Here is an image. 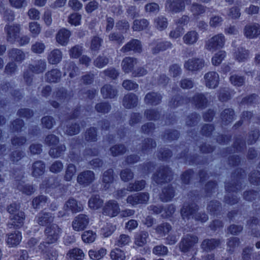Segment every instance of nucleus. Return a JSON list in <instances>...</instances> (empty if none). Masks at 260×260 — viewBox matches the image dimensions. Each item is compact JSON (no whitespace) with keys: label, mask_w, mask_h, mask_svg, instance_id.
Listing matches in <instances>:
<instances>
[{"label":"nucleus","mask_w":260,"mask_h":260,"mask_svg":"<svg viewBox=\"0 0 260 260\" xmlns=\"http://www.w3.org/2000/svg\"><path fill=\"white\" fill-rule=\"evenodd\" d=\"M198 207L195 204H184L181 210V214L184 219L188 220L190 218L196 221L204 222L208 219V217L204 213H198Z\"/></svg>","instance_id":"f257e3e1"},{"label":"nucleus","mask_w":260,"mask_h":260,"mask_svg":"<svg viewBox=\"0 0 260 260\" xmlns=\"http://www.w3.org/2000/svg\"><path fill=\"white\" fill-rule=\"evenodd\" d=\"M84 207L82 203L76 199L71 198L64 203L63 210L58 212L59 217H64L69 215V212L76 213L83 210Z\"/></svg>","instance_id":"f03ea898"},{"label":"nucleus","mask_w":260,"mask_h":260,"mask_svg":"<svg viewBox=\"0 0 260 260\" xmlns=\"http://www.w3.org/2000/svg\"><path fill=\"white\" fill-rule=\"evenodd\" d=\"M21 29V25L19 24H7L4 27L7 41L11 44H14L19 38Z\"/></svg>","instance_id":"7ed1b4c3"},{"label":"nucleus","mask_w":260,"mask_h":260,"mask_svg":"<svg viewBox=\"0 0 260 260\" xmlns=\"http://www.w3.org/2000/svg\"><path fill=\"white\" fill-rule=\"evenodd\" d=\"M225 43V37L222 34L214 36L205 43V48L212 52L223 47Z\"/></svg>","instance_id":"20e7f679"},{"label":"nucleus","mask_w":260,"mask_h":260,"mask_svg":"<svg viewBox=\"0 0 260 260\" xmlns=\"http://www.w3.org/2000/svg\"><path fill=\"white\" fill-rule=\"evenodd\" d=\"M185 4H190L191 0H167L165 7L168 11L177 13L185 10Z\"/></svg>","instance_id":"39448f33"},{"label":"nucleus","mask_w":260,"mask_h":260,"mask_svg":"<svg viewBox=\"0 0 260 260\" xmlns=\"http://www.w3.org/2000/svg\"><path fill=\"white\" fill-rule=\"evenodd\" d=\"M199 239L196 235L187 234L183 236L179 244V248L182 252H187L198 243Z\"/></svg>","instance_id":"423d86ee"},{"label":"nucleus","mask_w":260,"mask_h":260,"mask_svg":"<svg viewBox=\"0 0 260 260\" xmlns=\"http://www.w3.org/2000/svg\"><path fill=\"white\" fill-rule=\"evenodd\" d=\"M89 223V217L84 214L76 216L72 222V227L76 232H81L87 228Z\"/></svg>","instance_id":"0eeeda50"},{"label":"nucleus","mask_w":260,"mask_h":260,"mask_svg":"<svg viewBox=\"0 0 260 260\" xmlns=\"http://www.w3.org/2000/svg\"><path fill=\"white\" fill-rule=\"evenodd\" d=\"M61 233V229L58 225L52 224L47 226L45 230L46 236L45 241L48 244H52L56 242Z\"/></svg>","instance_id":"6e6552de"},{"label":"nucleus","mask_w":260,"mask_h":260,"mask_svg":"<svg viewBox=\"0 0 260 260\" xmlns=\"http://www.w3.org/2000/svg\"><path fill=\"white\" fill-rule=\"evenodd\" d=\"M149 199V195L147 192L136 193L127 197L126 202L133 206L139 204H147Z\"/></svg>","instance_id":"1a4fd4ad"},{"label":"nucleus","mask_w":260,"mask_h":260,"mask_svg":"<svg viewBox=\"0 0 260 260\" xmlns=\"http://www.w3.org/2000/svg\"><path fill=\"white\" fill-rule=\"evenodd\" d=\"M240 178H239V180H237V183L235 185L234 183H227L225 185V189L228 192V194L225 197V202L227 204H229L231 205H233L237 203L238 202V199L236 196H233L231 194L232 192H236L238 190H240L241 188V185H239V181Z\"/></svg>","instance_id":"9d476101"},{"label":"nucleus","mask_w":260,"mask_h":260,"mask_svg":"<svg viewBox=\"0 0 260 260\" xmlns=\"http://www.w3.org/2000/svg\"><path fill=\"white\" fill-rule=\"evenodd\" d=\"M153 180L157 184L170 181L172 179V172L166 167H161L154 175Z\"/></svg>","instance_id":"9b49d317"},{"label":"nucleus","mask_w":260,"mask_h":260,"mask_svg":"<svg viewBox=\"0 0 260 260\" xmlns=\"http://www.w3.org/2000/svg\"><path fill=\"white\" fill-rule=\"evenodd\" d=\"M206 63L204 59L199 58H192L186 61L184 64V68L191 72H196L202 69Z\"/></svg>","instance_id":"f8f14e48"},{"label":"nucleus","mask_w":260,"mask_h":260,"mask_svg":"<svg viewBox=\"0 0 260 260\" xmlns=\"http://www.w3.org/2000/svg\"><path fill=\"white\" fill-rule=\"evenodd\" d=\"M204 80L205 85L207 88L215 89L218 86L219 76L217 72L210 71L204 75Z\"/></svg>","instance_id":"ddd939ff"},{"label":"nucleus","mask_w":260,"mask_h":260,"mask_svg":"<svg viewBox=\"0 0 260 260\" xmlns=\"http://www.w3.org/2000/svg\"><path fill=\"white\" fill-rule=\"evenodd\" d=\"M95 179L94 172L90 170L84 171L80 173L77 176V181L81 185L87 186Z\"/></svg>","instance_id":"4468645a"},{"label":"nucleus","mask_w":260,"mask_h":260,"mask_svg":"<svg viewBox=\"0 0 260 260\" xmlns=\"http://www.w3.org/2000/svg\"><path fill=\"white\" fill-rule=\"evenodd\" d=\"M104 214L110 217H115L120 212V208L117 202L114 200L107 202L103 209Z\"/></svg>","instance_id":"2eb2a0df"},{"label":"nucleus","mask_w":260,"mask_h":260,"mask_svg":"<svg viewBox=\"0 0 260 260\" xmlns=\"http://www.w3.org/2000/svg\"><path fill=\"white\" fill-rule=\"evenodd\" d=\"M244 35L248 39L256 38L260 35V24L257 23L246 24L244 28Z\"/></svg>","instance_id":"dca6fc26"},{"label":"nucleus","mask_w":260,"mask_h":260,"mask_svg":"<svg viewBox=\"0 0 260 260\" xmlns=\"http://www.w3.org/2000/svg\"><path fill=\"white\" fill-rule=\"evenodd\" d=\"M9 219L10 222L7 224V226L9 229H19L24 224L25 219L24 213L23 212H18L16 215H10Z\"/></svg>","instance_id":"f3484780"},{"label":"nucleus","mask_w":260,"mask_h":260,"mask_svg":"<svg viewBox=\"0 0 260 260\" xmlns=\"http://www.w3.org/2000/svg\"><path fill=\"white\" fill-rule=\"evenodd\" d=\"M142 44L141 42L137 39H132L125 44L120 49L123 53L133 51L135 52L141 53L142 52Z\"/></svg>","instance_id":"a211bd4d"},{"label":"nucleus","mask_w":260,"mask_h":260,"mask_svg":"<svg viewBox=\"0 0 260 260\" xmlns=\"http://www.w3.org/2000/svg\"><path fill=\"white\" fill-rule=\"evenodd\" d=\"M71 35V32L69 30L62 28L56 35V42L60 45L65 46L68 44Z\"/></svg>","instance_id":"6ab92c4d"},{"label":"nucleus","mask_w":260,"mask_h":260,"mask_svg":"<svg viewBox=\"0 0 260 260\" xmlns=\"http://www.w3.org/2000/svg\"><path fill=\"white\" fill-rule=\"evenodd\" d=\"M62 52L59 49H54L47 54L48 62L52 65L57 64L62 59Z\"/></svg>","instance_id":"aec40b11"},{"label":"nucleus","mask_w":260,"mask_h":260,"mask_svg":"<svg viewBox=\"0 0 260 260\" xmlns=\"http://www.w3.org/2000/svg\"><path fill=\"white\" fill-rule=\"evenodd\" d=\"M220 243L219 239H206L202 241L201 247L204 251L209 252L218 247Z\"/></svg>","instance_id":"412c9836"},{"label":"nucleus","mask_w":260,"mask_h":260,"mask_svg":"<svg viewBox=\"0 0 260 260\" xmlns=\"http://www.w3.org/2000/svg\"><path fill=\"white\" fill-rule=\"evenodd\" d=\"M199 39V34L194 30L188 31L182 38L183 43L189 46L194 45L197 43Z\"/></svg>","instance_id":"4be33fe9"},{"label":"nucleus","mask_w":260,"mask_h":260,"mask_svg":"<svg viewBox=\"0 0 260 260\" xmlns=\"http://www.w3.org/2000/svg\"><path fill=\"white\" fill-rule=\"evenodd\" d=\"M54 216L49 212H41L39 213L36 217L37 223L42 226H45L51 223L54 220Z\"/></svg>","instance_id":"5701e85b"},{"label":"nucleus","mask_w":260,"mask_h":260,"mask_svg":"<svg viewBox=\"0 0 260 260\" xmlns=\"http://www.w3.org/2000/svg\"><path fill=\"white\" fill-rule=\"evenodd\" d=\"M47 63L44 59L36 60L33 63L29 65L28 68L30 71L35 74L43 73L46 69Z\"/></svg>","instance_id":"b1692460"},{"label":"nucleus","mask_w":260,"mask_h":260,"mask_svg":"<svg viewBox=\"0 0 260 260\" xmlns=\"http://www.w3.org/2000/svg\"><path fill=\"white\" fill-rule=\"evenodd\" d=\"M6 243L9 247H15L19 245L22 239L21 234L19 231H15L13 233L8 234Z\"/></svg>","instance_id":"393cba45"},{"label":"nucleus","mask_w":260,"mask_h":260,"mask_svg":"<svg viewBox=\"0 0 260 260\" xmlns=\"http://www.w3.org/2000/svg\"><path fill=\"white\" fill-rule=\"evenodd\" d=\"M8 55L10 58L16 62H21L25 58L24 52L18 48H13L9 50Z\"/></svg>","instance_id":"a878e982"},{"label":"nucleus","mask_w":260,"mask_h":260,"mask_svg":"<svg viewBox=\"0 0 260 260\" xmlns=\"http://www.w3.org/2000/svg\"><path fill=\"white\" fill-rule=\"evenodd\" d=\"M137 63L136 58L131 57H125L121 62V67L123 72L125 73L131 72L134 66Z\"/></svg>","instance_id":"bb28decb"},{"label":"nucleus","mask_w":260,"mask_h":260,"mask_svg":"<svg viewBox=\"0 0 260 260\" xmlns=\"http://www.w3.org/2000/svg\"><path fill=\"white\" fill-rule=\"evenodd\" d=\"M192 103L198 109H204L207 106L208 101L205 94L196 93L192 98Z\"/></svg>","instance_id":"cd10ccee"},{"label":"nucleus","mask_w":260,"mask_h":260,"mask_svg":"<svg viewBox=\"0 0 260 260\" xmlns=\"http://www.w3.org/2000/svg\"><path fill=\"white\" fill-rule=\"evenodd\" d=\"M138 103V98L134 93H131L125 95L123 99V106L127 109H131L136 107Z\"/></svg>","instance_id":"c85d7f7f"},{"label":"nucleus","mask_w":260,"mask_h":260,"mask_svg":"<svg viewBox=\"0 0 260 260\" xmlns=\"http://www.w3.org/2000/svg\"><path fill=\"white\" fill-rule=\"evenodd\" d=\"M101 92L104 98H114L117 94V91L112 85L106 84L101 89Z\"/></svg>","instance_id":"c756f323"},{"label":"nucleus","mask_w":260,"mask_h":260,"mask_svg":"<svg viewBox=\"0 0 260 260\" xmlns=\"http://www.w3.org/2000/svg\"><path fill=\"white\" fill-rule=\"evenodd\" d=\"M174 190L170 186L165 187L159 194V198L162 202H168L174 197Z\"/></svg>","instance_id":"7c9ffc66"},{"label":"nucleus","mask_w":260,"mask_h":260,"mask_svg":"<svg viewBox=\"0 0 260 260\" xmlns=\"http://www.w3.org/2000/svg\"><path fill=\"white\" fill-rule=\"evenodd\" d=\"M84 256L82 250L78 248L69 250L67 254V258L73 260H83Z\"/></svg>","instance_id":"2f4dec72"},{"label":"nucleus","mask_w":260,"mask_h":260,"mask_svg":"<svg viewBox=\"0 0 260 260\" xmlns=\"http://www.w3.org/2000/svg\"><path fill=\"white\" fill-rule=\"evenodd\" d=\"M161 100V96L156 92L148 93L145 98L144 101L146 104L156 105L158 104Z\"/></svg>","instance_id":"473e14b6"},{"label":"nucleus","mask_w":260,"mask_h":260,"mask_svg":"<svg viewBox=\"0 0 260 260\" xmlns=\"http://www.w3.org/2000/svg\"><path fill=\"white\" fill-rule=\"evenodd\" d=\"M172 230L171 225L168 222L159 224L155 228V232L160 237L166 236Z\"/></svg>","instance_id":"72a5a7b5"},{"label":"nucleus","mask_w":260,"mask_h":260,"mask_svg":"<svg viewBox=\"0 0 260 260\" xmlns=\"http://www.w3.org/2000/svg\"><path fill=\"white\" fill-rule=\"evenodd\" d=\"M234 111L232 109H226L221 113V118L223 124L226 125L231 123L234 118Z\"/></svg>","instance_id":"f704fd0d"},{"label":"nucleus","mask_w":260,"mask_h":260,"mask_svg":"<svg viewBox=\"0 0 260 260\" xmlns=\"http://www.w3.org/2000/svg\"><path fill=\"white\" fill-rule=\"evenodd\" d=\"M249 51L243 47L238 48L235 52V57L239 62L245 61L249 58Z\"/></svg>","instance_id":"c9c22d12"},{"label":"nucleus","mask_w":260,"mask_h":260,"mask_svg":"<svg viewBox=\"0 0 260 260\" xmlns=\"http://www.w3.org/2000/svg\"><path fill=\"white\" fill-rule=\"evenodd\" d=\"M155 27L159 31L166 29L168 25V19L163 16H159L156 17L154 20Z\"/></svg>","instance_id":"e433bc0d"},{"label":"nucleus","mask_w":260,"mask_h":260,"mask_svg":"<svg viewBox=\"0 0 260 260\" xmlns=\"http://www.w3.org/2000/svg\"><path fill=\"white\" fill-rule=\"evenodd\" d=\"M32 168V175L36 177L42 175L45 171V165L41 161H37L34 162Z\"/></svg>","instance_id":"4c0bfd02"},{"label":"nucleus","mask_w":260,"mask_h":260,"mask_svg":"<svg viewBox=\"0 0 260 260\" xmlns=\"http://www.w3.org/2000/svg\"><path fill=\"white\" fill-rule=\"evenodd\" d=\"M107 253L105 248H101L99 250L91 249L88 252L90 259L92 260H100L102 259Z\"/></svg>","instance_id":"58836bf2"},{"label":"nucleus","mask_w":260,"mask_h":260,"mask_svg":"<svg viewBox=\"0 0 260 260\" xmlns=\"http://www.w3.org/2000/svg\"><path fill=\"white\" fill-rule=\"evenodd\" d=\"M149 25V22L145 19H136L133 22L132 28L134 31H141L146 29Z\"/></svg>","instance_id":"ea45409f"},{"label":"nucleus","mask_w":260,"mask_h":260,"mask_svg":"<svg viewBox=\"0 0 260 260\" xmlns=\"http://www.w3.org/2000/svg\"><path fill=\"white\" fill-rule=\"evenodd\" d=\"M61 72L57 69H53L46 74V79L50 82H56L60 80Z\"/></svg>","instance_id":"a19ab883"},{"label":"nucleus","mask_w":260,"mask_h":260,"mask_svg":"<svg viewBox=\"0 0 260 260\" xmlns=\"http://www.w3.org/2000/svg\"><path fill=\"white\" fill-rule=\"evenodd\" d=\"M48 198L44 195H39L35 197L32 201V206L35 209H39L43 207L47 202Z\"/></svg>","instance_id":"79ce46f5"},{"label":"nucleus","mask_w":260,"mask_h":260,"mask_svg":"<svg viewBox=\"0 0 260 260\" xmlns=\"http://www.w3.org/2000/svg\"><path fill=\"white\" fill-rule=\"evenodd\" d=\"M109 62V58L104 54L99 55L94 59V66L99 69H102L107 66Z\"/></svg>","instance_id":"37998d69"},{"label":"nucleus","mask_w":260,"mask_h":260,"mask_svg":"<svg viewBox=\"0 0 260 260\" xmlns=\"http://www.w3.org/2000/svg\"><path fill=\"white\" fill-rule=\"evenodd\" d=\"M148 233L147 232H141L135 236V243L139 246H143L147 242Z\"/></svg>","instance_id":"c03bdc74"},{"label":"nucleus","mask_w":260,"mask_h":260,"mask_svg":"<svg viewBox=\"0 0 260 260\" xmlns=\"http://www.w3.org/2000/svg\"><path fill=\"white\" fill-rule=\"evenodd\" d=\"M103 204V201L98 195L92 196L88 201V205L90 208L98 209L100 208Z\"/></svg>","instance_id":"a18cd8bd"},{"label":"nucleus","mask_w":260,"mask_h":260,"mask_svg":"<svg viewBox=\"0 0 260 260\" xmlns=\"http://www.w3.org/2000/svg\"><path fill=\"white\" fill-rule=\"evenodd\" d=\"M96 238V233L91 230L84 231L81 235V238L83 241L86 243H91L93 242Z\"/></svg>","instance_id":"49530a36"},{"label":"nucleus","mask_w":260,"mask_h":260,"mask_svg":"<svg viewBox=\"0 0 260 260\" xmlns=\"http://www.w3.org/2000/svg\"><path fill=\"white\" fill-rule=\"evenodd\" d=\"M114 181V171L112 169H109L105 171L102 176V182L105 184V187L109 185Z\"/></svg>","instance_id":"de8ad7c7"},{"label":"nucleus","mask_w":260,"mask_h":260,"mask_svg":"<svg viewBox=\"0 0 260 260\" xmlns=\"http://www.w3.org/2000/svg\"><path fill=\"white\" fill-rule=\"evenodd\" d=\"M17 188L22 193L27 195H30L35 192L36 188L32 185L19 183L17 185Z\"/></svg>","instance_id":"09e8293b"},{"label":"nucleus","mask_w":260,"mask_h":260,"mask_svg":"<svg viewBox=\"0 0 260 260\" xmlns=\"http://www.w3.org/2000/svg\"><path fill=\"white\" fill-rule=\"evenodd\" d=\"M145 180H137L133 183H129L127 186V190L129 191L141 190L145 187Z\"/></svg>","instance_id":"8fccbe9b"},{"label":"nucleus","mask_w":260,"mask_h":260,"mask_svg":"<svg viewBox=\"0 0 260 260\" xmlns=\"http://www.w3.org/2000/svg\"><path fill=\"white\" fill-rule=\"evenodd\" d=\"M76 167L74 165L72 164H69L66 170L64 179L67 181L72 180L76 173Z\"/></svg>","instance_id":"3c124183"},{"label":"nucleus","mask_w":260,"mask_h":260,"mask_svg":"<svg viewBox=\"0 0 260 260\" xmlns=\"http://www.w3.org/2000/svg\"><path fill=\"white\" fill-rule=\"evenodd\" d=\"M109 41L120 45L124 42V37L119 32H113L108 36Z\"/></svg>","instance_id":"603ef678"},{"label":"nucleus","mask_w":260,"mask_h":260,"mask_svg":"<svg viewBox=\"0 0 260 260\" xmlns=\"http://www.w3.org/2000/svg\"><path fill=\"white\" fill-rule=\"evenodd\" d=\"M240 243V239L237 237H232L227 241V251L232 253Z\"/></svg>","instance_id":"864d4df0"},{"label":"nucleus","mask_w":260,"mask_h":260,"mask_svg":"<svg viewBox=\"0 0 260 260\" xmlns=\"http://www.w3.org/2000/svg\"><path fill=\"white\" fill-rule=\"evenodd\" d=\"M66 147L64 145H60L56 147L52 148L49 150V155L56 158L60 156L66 151Z\"/></svg>","instance_id":"5fc2aeb1"},{"label":"nucleus","mask_w":260,"mask_h":260,"mask_svg":"<svg viewBox=\"0 0 260 260\" xmlns=\"http://www.w3.org/2000/svg\"><path fill=\"white\" fill-rule=\"evenodd\" d=\"M172 44L170 42L165 41L158 43L156 46L152 49V53L157 54L161 51H165L167 49L171 48Z\"/></svg>","instance_id":"6e6d98bb"},{"label":"nucleus","mask_w":260,"mask_h":260,"mask_svg":"<svg viewBox=\"0 0 260 260\" xmlns=\"http://www.w3.org/2000/svg\"><path fill=\"white\" fill-rule=\"evenodd\" d=\"M28 27L32 37L36 38L40 34L41 27L38 22H31L29 23Z\"/></svg>","instance_id":"4d7b16f0"},{"label":"nucleus","mask_w":260,"mask_h":260,"mask_svg":"<svg viewBox=\"0 0 260 260\" xmlns=\"http://www.w3.org/2000/svg\"><path fill=\"white\" fill-rule=\"evenodd\" d=\"M103 40L98 36L92 38L90 42V49L92 51L96 52L100 50L102 46Z\"/></svg>","instance_id":"13d9d810"},{"label":"nucleus","mask_w":260,"mask_h":260,"mask_svg":"<svg viewBox=\"0 0 260 260\" xmlns=\"http://www.w3.org/2000/svg\"><path fill=\"white\" fill-rule=\"evenodd\" d=\"M258 224L259 220L257 218L255 217L251 218L247 221V225L249 226V229H251V234L254 237H259L260 236V234L258 231H254L255 229V226Z\"/></svg>","instance_id":"bf43d9fd"},{"label":"nucleus","mask_w":260,"mask_h":260,"mask_svg":"<svg viewBox=\"0 0 260 260\" xmlns=\"http://www.w3.org/2000/svg\"><path fill=\"white\" fill-rule=\"evenodd\" d=\"M85 139L87 141L95 142L97 140V132L94 127L87 129L84 135Z\"/></svg>","instance_id":"052dcab7"},{"label":"nucleus","mask_w":260,"mask_h":260,"mask_svg":"<svg viewBox=\"0 0 260 260\" xmlns=\"http://www.w3.org/2000/svg\"><path fill=\"white\" fill-rule=\"evenodd\" d=\"M190 10L192 13L193 15L196 16L204 13L206 11V7L202 5L194 3L191 5Z\"/></svg>","instance_id":"680f3d73"},{"label":"nucleus","mask_w":260,"mask_h":260,"mask_svg":"<svg viewBox=\"0 0 260 260\" xmlns=\"http://www.w3.org/2000/svg\"><path fill=\"white\" fill-rule=\"evenodd\" d=\"M110 256L112 260H125V255L123 251L119 248H115L110 252Z\"/></svg>","instance_id":"e2e57ef3"},{"label":"nucleus","mask_w":260,"mask_h":260,"mask_svg":"<svg viewBox=\"0 0 260 260\" xmlns=\"http://www.w3.org/2000/svg\"><path fill=\"white\" fill-rule=\"evenodd\" d=\"M115 229V225L110 223H106L101 229L102 234L105 237H108L113 233Z\"/></svg>","instance_id":"0e129e2a"},{"label":"nucleus","mask_w":260,"mask_h":260,"mask_svg":"<svg viewBox=\"0 0 260 260\" xmlns=\"http://www.w3.org/2000/svg\"><path fill=\"white\" fill-rule=\"evenodd\" d=\"M0 12L3 15V18L5 20L8 22H12L14 20L15 15L14 12L12 10L3 8Z\"/></svg>","instance_id":"69168bd1"},{"label":"nucleus","mask_w":260,"mask_h":260,"mask_svg":"<svg viewBox=\"0 0 260 260\" xmlns=\"http://www.w3.org/2000/svg\"><path fill=\"white\" fill-rule=\"evenodd\" d=\"M64 68L69 72V75L71 77H74L76 73L78 72V67L73 61L66 62Z\"/></svg>","instance_id":"338daca9"},{"label":"nucleus","mask_w":260,"mask_h":260,"mask_svg":"<svg viewBox=\"0 0 260 260\" xmlns=\"http://www.w3.org/2000/svg\"><path fill=\"white\" fill-rule=\"evenodd\" d=\"M121 179L124 182H128L134 178V173L129 169L121 170L120 173Z\"/></svg>","instance_id":"774afa93"}]
</instances>
